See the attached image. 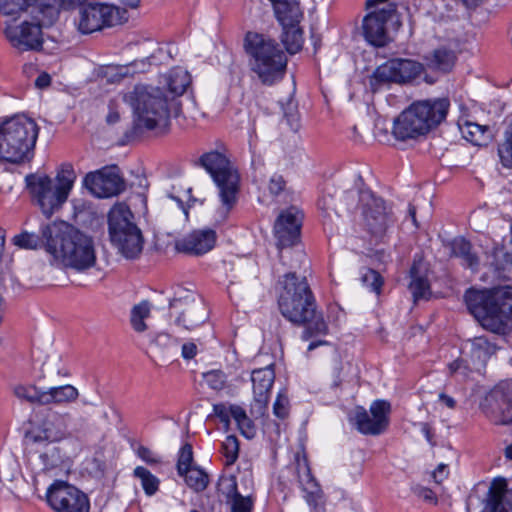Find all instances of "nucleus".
Listing matches in <instances>:
<instances>
[{
    "label": "nucleus",
    "mask_w": 512,
    "mask_h": 512,
    "mask_svg": "<svg viewBox=\"0 0 512 512\" xmlns=\"http://www.w3.org/2000/svg\"><path fill=\"white\" fill-rule=\"evenodd\" d=\"M16 397L31 404L45 405V390L34 385H19L14 389Z\"/></svg>",
    "instance_id": "39"
},
{
    "label": "nucleus",
    "mask_w": 512,
    "mask_h": 512,
    "mask_svg": "<svg viewBox=\"0 0 512 512\" xmlns=\"http://www.w3.org/2000/svg\"><path fill=\"white\" fill-rule=\"evenodd\" d=\"M27 186L34 200H36L42 213L50 218L55 210L59 209L67 200L65 195L48 176L30 175L26 178Z\"/></svg>",
    "instance_id": "16"
},
{
    "label": "nucleus",
    "mask_w": 512,
    "mask_h": 512,
    "mask_svg": "<svg viewBox=\"0 0 512 512\" xmlns=\"http://www.w3.org/2000/svg\"><path fill=\"white\" fill-rule=\"evenodd\" d=\"M272 5L275 16L282 27L299 24L303 18L299 0H278Z\"/></svg>",
    "instance_id": "25"
},
{
    "label": "nucleus",
    "mask_w": 512,
    "mask_h": 512,
    "mask_svg": "<svg viewBox=\"0 0 512 512\" xmlns=\"http://www.w3.org/2000/svg\"><path fill=\"white\" fill-rule=\"evenodd\" d=\"M197 354V346L193 342H187L182 345L181 355L184 359H193Z\"/></svg>",
    "instance_id": "56"
},
{
    "label": "nucleus",
    "mask_w": 512,
    "mask_h": 512,
    "mask_svg": "<svg viewBox=\"0 0 512 512\" xmlns=\"http://www.w3.org/2000/svg\"><path fill=\"white\" fill-rule=\"evenodd\" d=\"M46 240V251L56 264L73 268L77 271L87 270L95 265L96 255L90 237L66 222H53L42 228Z\"/></svg>",
    "instance_id": "3"
},
{
    "label": "nucleus",
    "mask_w": 512,
    "mask_h": 512,
    "mask_svg": "<svg viewBox=\"0 0 512 512\" xmlns=\"http://www.w3.org/2000/svg\"><path fill=\"white\" fill-rule=\"evenodd\" d=\"M193 450L192 446L188 443L184 444L178 454L177 472L183 474L188 469L193 468Z\"/></svg>",
    "instance_id": "48"
},
{
    "label": "nucleus",
    "mask_w": 512,
    "mask_h": 512,
    "mask_svg": "<svg viewBox=\"0 0 512 512\" xmlns=\"http://www.w3.org/2000/svg\"><path fill=\"white\" fill-rule=\"evenodd\" d=\"M479 512H512V503L504 499V490L492 486Z\"/></svg>",
    "instance_id": "30"
},
{
    "label": "nucleus",
    "mask_w": 512,
    "mask_h": 512,
    "mask_svg": "<svg viewBox=\"0 0 512 512\" xmlns=\"http://www.w3.org/2000/svg\"><path fill=\"white\" fill-rule=\"evenodd\" d=\"M71 416L68 413H51L44 422V432L51 441H61L71 435L69 426Z\"/></svg>",
    "instance_id": "23"
},
{
    "label": "nucleus",
    "mask_w": 512,
    "mask_h": 512,
    "mask_svg": "<svg viewBox=\"0 0 512 512\" xmlns=\"http://www.w3.org/2000/svg\"><path fill=\"white\" fill-rule=\"evenodd\" d=\"M87 0H44L39 3L41 12L48 14V22L53 23L59 16L61 9H71L74 7L80 10L81 5H85Z\"/></svg>",
    "instance_id": "31"
},
{
    "label": "nucleus",
    "mask_w": 512,
    "mask_h": 512,
    "mask_svg": "<svg viewBox=\"0 0 512 512\" xmlns=\"http://www.w3.org/2000/svg\"><path fill=\"white\" fill-rule=\"evenodd\" d=\"M498 156L503 167L512 169V121L504 132V140L498 146Z\"/></svg>",
    "instance_id": "42"
},
{
    "label": "nucleus",
    "mask_w": 512,
    "mask_h": 512,
    "mask_svg": "<svg viewBox=\"0 0 512 512\" xmlns=\"http://www.w3.org/2000/svg\"><path fill=\"white\" fill-rule=\"evenodd\" d=\"M361 280L364 286H366L371 292L379 295L383 286L382 276L373 269H365L361 275Z\"/></svg>",
    "instance_id": "46"
},
{
    "label": "nucleus",
    "mask_w": 512,
    "mask_h": 512,
    "mask_svg": "<svg viewBox=\"0 0 512 512\" xmlns=\"http://www.w3.org/2000/svg\"><path fill=\"white\" fill-rule=\"evenodd\" d=\"M243 50L250 72L261 84L272 86L284 78L288 58L276 39L264 33L248 31L243 39Z\"/></svg>",
    "instance_id": "4"
},
{
    "label": "nucleus",
    "mask_w": 512,
    "mask_h": 512,
    "mask_svg": "<svg viewBox=\"0 0 512 512\" xmlns=\"http://www.w3.org/2000/svg\"><path fill=\"white\" fill-rule=\"evenodd\" d=\"M132 218V212L125 203L115 204L108 214L110 240L126 258H135L143 248L142 233Z\"/></svg>",
    "instance_id": "9"
},
{
    "label": "nucleus",
    "mask_w": 512,
    "mask_h": 512,
    "mask_svg": "<svg viewBox=\"0 0 512 512\" xmlns=\"http://www.w3.org/2000/svg\"><path fill=\"white\" fill-rule=\"evenodd\" d=\"M133 476L140 481L144 493L147 496H153L158 492L160 480L147 468L143 466L135 467L133 470Z\"/></svg>",
    "instance_id": "34"
},
{
    "label": "nucleus",
    "mask_w": 512,
    "mask_h": 512,
    "mask_svg": "<svg viewBox=\"0 0 512 512\" xmlns=\"http://www.w3.org/2000/svg\"><path fill=\"white\" fill-rule=\"evenodd\" d=\"M125 10L103 3L90 2L80 6L78 17L75 19L78 30L83 34L99 31L127 21Z\"/></svg>",
    "instance_id": "12"
},
{
    "label": "nucleus",
    "mask_w": 512,
    "mask_h": 512,
    "mask_svg": "<svg viewBox=\"0 0 512 512\" xmlns=\"http://www.w3.org/2000/svg\"><path fill=\"white\" fill-rule=\"evenodd\" d=\"M420 426H421V432L424 435V437L426 438V440L430 444H433L434 433H433L431 426L428 423H421Z\"/></svg>",
    "instance_id": "59"
},
{
    "label": "nucleus",
    "mask_w": 512,
    "mask_h": 512,
    "mask_svg": "<svg viewBox=\"0 0 512 512\" xmlns=\"http://www.w3.org/2000/svg\"><path fill=\"white\" fill-rule=\"evenodd\" d=\"M468 9H475L480 6L484 0H460Z\"/></svg>",
    "instance_id": "63"
},
{
    "label": "nucleus",
    "mask_w": 512,
    "mask_h": 512,
    "mask_svg": "<svg viewBox=\"0 0 512 512\" xmlns=\"http://www.w3.org/2000/svg\"><path fill=\"white\" fill-rule=\"evenodd\" d=\"M302 220L303 214L296 207H290L279 214L273 229L279 250L293 247L300 242Z\"/></svg>",
    "instance_id": "20"
},
{
    "label": "nucleus",
    "mask_w": 512,
    "mask_h": 512,
    "mask_svg": "<svg viewBox=\"0 0 512 512\" xmlns=\"http://www.w3.org/2000/svg\"><path fill=\"white\" fill-rule=\"evenodd\" d=\"M470 313L485 328L500 331L512 321V287L478 290L471 288L464 296Z\"/></svg>",
    "instance_id": "5"
},
{
    "label": "nucleus",
    "mask_w": 512,
    "mask_h": 512,
    "mask_svg": "<svg viewBox=\"0 0 512 512\" xmlns=\"http://www.w3.org/2000/svg\"><path fill=\"white\" fill-rule=\"evenodd\" d=\"M358 197V205L361 209L364 226L374 236H382L394 223L391 207L386 202L374 195L369 189L349 190L347 199Z\"/></svg>",
    "instance_id": "10"
},
{
    "label": "nucleus",
    "mask_w": 512,
    "mask_h": 512,
    "mask_svg": "<svg viewBox=\"0 0 512 512\" xmlns=\"http://www.w3.org/2000/svg\"><path fill=\"white\" fill-rule=\"evenodd\" d=\"M108 110L106 122L110 125L117 123L120 120L119 102L117 99L109 101Z\"/></svg>",
    "instance_id": "53"
},
{
    "label": "nucleus",
    "mask_w": 512,
    "mask_h": 512,
    "mask_svg": "<svg viewBox=\"0 0 512 512\" xmlns=\"http://www.w3.org/2000/svg\"><path fill=\"white\" fill-rule=\"evenodd\" d=\"M50 84H51V76L46 72H42L41 74H39L35 80V86L40 89L46 88Z\"/></svg>",
    "instance_id": "58"
},
{
    "label": "nucleus",
    "mask_w": 512,
    "mask_h": 512,
    "mask_svg": "<svg viewBox=\"0 0 512 512\" xmlns=\"http://www.w3.org/2000/svg\"><path fill=\"white\" fill-rule=\"evenodd\" d=\"M496 347L484 337H475L471 341L470 360L476 372L481 373Z\"/></svg>",
    "instance_id": "26"
},
{
    "label": "nucleus",
    "mask_w": 512,
    "mask_h": 512,
    "mask_svg": "<svg viewBox=\"0 0 512 512\" xmlns=\"http://www.w3.org/2000/svg\"><path fill=\"white\" fill-rule=\"evenodd\" d=\"M150 64L146 60L135 61L127 67L120 69V75L125 76L129 73L146 72Z\"/></svg>",
    "instance_id": "54"
},
{
    "label": "nucleus",
    "mask_w": 512,
    "mask_h": 512,
    "mask_svg": "<svg viewBox=\"0 0 512 512\" xmlns=\"http://www.w3.org/2000/svg\"><path fill=\"white\" fill-rule=\"evenodd\" d=\"M449 107L447 98L414 102L394 120V136L406 140L426 134L445 120Z\"/></svg>",
    "instance_id": "8"
},
{
    "label": "nucleus",
    "mask_w": 512,
    "mask_h": 512,
    "mask_svg": "<svg viewBox=\"0 0 512 512\" xmlns=\"http://www.w3.org/2000/svg\"><path fill=\"white\" fill-rule=\"evenodd\" d=\"M39 134L36 121L23 114L0 123V159L10 163L30 160Z\"/></svg>",
    "instance_id": "6"
},
{
    "label": "nucleus",
    "mask_w": 512,
    "mask_h": 512,
    "mask_svg": "<svg viewBox=\"0 0 512 512\" xmlns=\"http://www.w3.org/2000/svg\"><path fill=\"white\" fill-rule=\"evenodd\" d=\"M462 133L467 141L477 146L485 145L491 139L489 128L477 123H467Z\"/></svg>",
    "instance_id": "33"
},
{
    "label": "nucleus",
    "mask_w": 512,
    "mask_h": 512,
    "mask_svg": "<svg viewBox=\"0 0 512 512\" xmlns=\"http://www.w3.org/2000/svg\"><path fill=\"white\" fill-rule=\"evenodd\" d=\"M273 413L276 417L284 419L289 414V399L288 396L279 392L273 405Z\"/></svg>",
    "instance_id": "51"
},
{
    "label": "nucleus",
    "mask_w": 512,
    "mask_h": 512,
    "mask_svg": "<svg viewBox=\"0 0 512 512\" xmlns=\"http://www.w3.org/2000/svg\"><path fill=\"white\" fill-rule=\"evenodd\" d=\"M391 405L385 400L374 401L369 411L360 407L355 411L353 422L356 429L364 435H379L389 425Z\"/></svg>",
    "instance_id": "18"
},
{
    "label": "nucleus",
    "mask_w": 512,
    "mask_h": 512,
    "mask_svg": "<svg viewBox=\"0 0 512 512\" xmlns=\"http://www.w3.org/2000/svg\"><path fill=\"white\" fill-rule=\"evenodd\" d=\"M84 183L89 191L98 198L118 195L125 187L117 166H107L88 173L84 178Z\"/></svg>",
    "instance_id": "19"
},
{
    "label": "nucleus",
    "mask_w": 512,
    "mask_h": 512,
    "mask_svg": "<svg viewBox=\"0 0 512 512\" xmlns=\"http://www.w3.org/2000/svg\"><path fill=\"white\" fill-rule=\"evenodd\" d=\"M78 396H79L78 389L70 384L56 386V387H50L49 389L45 390L44 403H45V405L69 404V403L76 401Z\"/></svg>",
    "instance_id": "28"
},
{
    "label": "nucleus",
    "mask_w": 512,
    "mask_h": 512,
    "mask_svg": "<svg viewBox=\"0 0 512 512\" xmlns=\"http://www.w3.org/2000/svg\"><path fill=\"white\" fill-rule=\"evenodd\" d=\"M400 24L396 5L389 4L386 8L373 10L364 17L362 33L369 44L383 47L389 42V26L398 29Z\"/></svg>",
    "instance_id": "14"
},
{
    "label": "nucleus",
    "mask_w": 512,
    "mask_h": 512,
    "mask_svg": "<svg viewBox=\"0 0 512 512\" xmlns=\"http://www.w3.org/2000/svg\"><path fill=\"white\" fill-rule=\"evenodd\" d=\"M274 380L275 372L273 369V364H269L264 368H259L252 371L251 381L254 401L259 406V409L266 408Z\"/></svg>",
    "instance_id": "22"
},
{
    "label": "nucleus",
    "mask_w": 512,
    "mask_h": 512,
    "mask_svg": "<svg viewBox=\"0 0 512 512\" xmlns=\"http://www.w3.org/2000/svg\"><path fill=\"white\" fill-rule=\"evenodd\" d=\"M136 455L150 466H155L162 463L161 457L146 446L140 445L136 449Z\"/></svg>",
    "instance_id": "52"
},
{
    "label": "nucleus",
    "mask_w": 512,
    "mask_h": 512,
    "mask_svg": "<svg viewBox=\"0 0 512 512\" xmlns=\"http://www.w3.org/2000/svg\"><path fill=\"white\" fill-rule=\"evenodd\" d=\"M238 407L237 405L227 406L223 403H218L213 405V414L219 418L220 422L223 424L225 430L229 429L230 426V417L233 418V409Z\"/></svg>",
    "instance_id": "50"
},
{
    "label": "nucleus",
    "mask_w": 512,
    "mask_h": 512,
    "mask_svg": "<svg viewBox=\"0 0 512 512\" xmlns=\"http://www.w3.org/2000/svg\"><path fill=\"white\" fill-rule=\"evenodd\" d=\"M216 241L217 234L213 229H197L177 241L176 248L180 252L198 256L211 251Z\"/></svg>",
    "instance_id": "21"
},
{
    "label": "nucleus",
    "mask_w": 512,
    "mask_h": 512,
    "mask_svg": "<svg viewBox=\"0 0 512 512\" xmlns=\"http://www.w3.org/2000/svg\"><path fill=\"white\" fill-rule=\"evenodd\" d=\"M424 72V65L412 59L394 58L379 65L369 78L373 92L379 91L383 86L395 84H408L417 79Z\"/></svg>",
    "instance_id": "11"
},
{
    "label": "nucleus",
    "mask_w": 512,
    "mask_h": 512,
    "mask_svg": "<svg viewBox=\"0 0 512 512\" xmlns=\"http://www.w3.org/2000/svg\"><path fill=\"white\" fill-rule=\"evenodd\" d=\"M503 422L510 423L512 422V404H509L506 411L503 413Z\"/></svg>",
    "instance_id": "64"
},
{
    "label": "nucleus",
    "mask_w": 512,
    "mask_h": 512,
    "mask_svg": "<svg viewBox=\"0 0 512 512\" xmlns=\"http://www.w3.org/2000/svg\"><path fill=\"white\" fill-rule=\"evenodd\" d=\"M286 120H287V123L290 125V127L293 129V130H297L298 127H299V119H298V116L296 114H291L289 116H286Z\"/></svg>",
    "instance_id": "62"
},
{
    "label": "nucleus",
    "mask_w": 512,
    "mask_h": 512,
    "mask_svg": "<svg viewBox=\"0 0 512 512\" xmlns=\"http://www.w3.org/2000/svg\"><path fill=\"white\" fill-rule=\"evenodd\" d=\"M451 255L461 258L463 265L476 269L479 264L477 255L472 251V246L469 241L463 237H457L450 243Z\"/></svg>",
    "instance_id": "29"
},
{
    "label": "nucleus",
    "mask_w": 512,
    "mask_h": 512,
    "mask_svg": "<svg viewBox=\"0 0 512 512\" xmlns=\"http://www.w3.org/2000/svg\"><path fill=\"white\" fill-rule=\"evenodd\" d=\"M203 378L207 385L216 391L222 390L227 382V376L222 370H210L203 374Z\"/></svg>",
    "instance_id": "49"
},
{
    "label": "nucleus",
    "mask_w": 512,
    "mask_h": 512,
    "mask_svg": "<svg viewBox=\"0 0 512 512\" xmlns=\"http://www.w3.org/2000/svg\"><path fill=\"white\" fill-rule=\"evenodd\" d=\"M75 179H76V175H75L72 165L71 164H63V165H61V167L57 173L55 184L65 195L68 196L70 190L73 187Z\"/></svg>",
    "instance_id": "43"
},
{
    "label": "nucleus",
    "mask_w": 512,
    "mask_h": 512,
    "mask_svg": "<svg viewBox=\"0 0 512 512\" xmlns=\"http://www.w3.org/2000/svg\"><path fill=\"white\" fill-rule=\"evenodd\" d=\"M448 474L449 471L447 465L440 464L433 472V478L437 483H441L444 479L448 477Z\"/></svg>",
    "instance_id": "57"
},
{
    "label": "nucleus",
    "mask_w": 512,
    "mask_h": 512,
    "mask_svg": "<svg viewBox=\"0 0 512 512\" xmlns=\"http://www.w3.org/2000/svg\"><path fill=\"white\" fill-rule=\"evenodd\" d=\"M225 465H233L239 457V441L236 436L228 435L221 444Z\"/></svg>",
    "instance_id": "44"
},
{
    "label": "nucleus",
    "mask_w": 512,
    "mask_h": 512,
    "mask_svg": "<svg viewBox=\"0 0 512 512\" xmlns=\"http://www.w3.org/2000/svg\"><path fill=\"white\" fill-rule=\"evenodd\" d=\"M179 475L184 477L185 483L196 492L206 489L209 482L208 475L198 467L190 468Z\"/></svg>",
    "instance_id": "40"
},
{
    "label": "nucleus",
    "mask_w": 512,
    "mask_h": 512,
    "mask_svg": "<svg viewBox=\"0 0 512 512\" xmlns=\"http://www.w3.org/2000/svg\"><path fill=\"white\" fill-rule=\"evenodd\" d=\"M448 371L450 376L457 379L466 380L470 378L473 372H476L474 364H469L464 359H456L448 364Z\"/></svg>",
    "instance_id": "45"
},
{
    "label": "nucleus",
    "mask_w": 512,
    "mask_h": 512,
    "mask_svg": "<svg viewBox=\"0 0 512 512\" xmlns=\"http://www.w3.org/2000/svg\"><path fill=\"white\" fill-rule=\"evenodd\" d=\"M283 33L281 36V41L285 46L286 51L289 54H295L299 52L304 43L303 31L299 27V24L287 25L286 27H282Z\"/></svg>",
    "instance_id": "32"
},
{
    "label": "nucleus",
    "mask_w": 512,
    "mask_h": 512,
    "mask_svg": "<svg viewBox=\"0 0 512 512\" xmlns=\"http://www.w3.org/2000/svg\"><path fill=\"white\" fill-rule=\"evenodd\" d=\"M285 184L281 175H273L269 181L268 189L271 194L279 195L284 190Z\"/></svg>",
    "instance_id": "55"
},
{
    "label": "nucleus",
    "mask_w": 512,
    "mask_h": 512,
    "mask_svg": "<svg viewBox=\"0 0 512 512\" xmlns=\"http://www.w3.org/2000/svg\"><path fill=\"white\" fill-rule=\"evenodd\" d=\"M44 226L45 225H43L41 228ZM40 232H42V229H40ZM12 243L21 249L35 250L42 246L46 247V240L43 237V233H41V236H39L35 233H29L27 231L15 235L12 239Z\"/></svg>",
    "instance_id": "38"
},
{
    "label": "nucleus",
    "mask_w": 512,
    "mask_h": 512,
    "mask_svg": "<svg viewBox=\"0 0 512 512\" xmlns=\"http://www.w3.org/2000/svg\"><path fill=\"white\" fill-rule=\"evenodd\" d=\"M37 16L32 21H23L19 25L8 26L5 35L10 44L20 52H38L43 48L44 37L42 28L52 23L48 22V14L41 12L39 6Z\"/></svg>",
    "instance_id": "13"
},
{
    "label": "nucleus",
    "mask_w": 512,
    "mask_h": 512,
    "mask_svg": "<svg viewBox=\"0 0 512 512\" xmlns=\"http://www.w3.org/2000/svg\"><path fill=\"white\" fill-rule=\"evenodd\" d=\"M253 508L254 498L252 496H243L235 491L230 500V512H252Z\"/></svg>",
    "instance_id": "47"
},
{
    "label": "nucleus",
    "mask_w": 512,
    "mask_h": 512,
    "mask_svg": "<svg viewBox=\"0 0 512 512\" xmlns=\"http://www.w3.org/2000/svg\"><path fill=\"white\" fill-rule=\"evenodd\" d=\"M151 308L148 301H142L139 304L133 306L130 314V323L132 328L142 333L147 329L145 320L150 317Z\"/></svg>",
    "instance_id": "36"
},
{
    "label": "nucleus",
    "mask_w": 512,
    "mask_h": 512,
    "mask_svg": "<svg viewBox=\"0 0 512 512\" xmlns=\"http://www.w3.org/2000/svg\"><path fill=\"white\" fill-rule=\"evenodd\" d=\"M198 300H201L195 291L189 290L183 287H178L174 293L173 299L170 300V309L175 313L181 311V309L191 307Z\"/></svg>",
    "instance_id": "35"
},
{
    "label": "nucleus",
    "mask_w": 512,
    "mask_h": 512,
    "mask_svg": "<svg viewBox=\"0 0 512 512\" xmlns=\"http://www.w3.org/2000/svg\"><path fill=\"white\" fill-rule=\"evenodd\" d=\"M299 484L304 499L313 512H321L324 508V493L313 477L308 460L305 455L297 454L295 462L288 468Z\"/></svg>",
    "instance_id": "17"
},
{
    "label": "nucleus",
    "mask_w": 512,
    "mask_h": 512,
    "mask_svg": "<svg viewBox=\"0 0 512 512\" xmlns=\"http://www.w3.org/2000/svg\"><path fill=\"white\" fill-rule=\"evenodd\" d=\"M410 274L411 282L409 285V290L412 293L414 301L416 302L420 299H427L430 295V285L428 279L424 276L418 275L415 266L411 268Z\"/></svg>",
    "instance_id": "37"
},
{
    "label": "nucleus",
    "mask_w": 512,
    "mask_h": 512,
    "mask_svg": "<svg viewBox=\"0 0 512 512\" xmlns=\"http://www.w3.org/2000/svg\"><path fill=\"white\" fill-rule=\"evenodd\" d=\"M47 504L55 512H89L86 494L63 481L53 482L45 495Z\"/></svg>",
    "instance_id": "15"
},
{
    "label": "nucleus",
    "mask_w": 512,
    "mask_h": 512,
    "mask_svg": "<svg viewBox=\"0 0 512 512\" xmlns=\"http://www.w3.org/2000/svg\"><path fill=\"white\" fill-rule=\"evenodd\" d=\"M233 419L237 423L238 429L244 437L247 439L254 438L256 435V427L242 407H235L233 409Z\"/></svg>",
    "instance_id": "41"
},
{
    "label": "nucleus",
    "mask_w": 512,
    "mask_h": 512,
    "mask_svg": "<svg viewBox=\"0 0 512 512\" xmlns=\"http://www.w3.org/2000/svg\"><path fill=\"white\" fill-rule=\"evenodd\" d=\"M176 314L177 317L175 319V323L188 330L198 327L208 318L203 300H198L191 307L181 309V311Z\"/></svg>",
    "instance_id": "24"
},
{
    "label": "nucleus",
    "mask_w": 512,
    "mask_h": 512,
    "mask_svg": "<svg viewBox=\"0 0 512 512\" xmlns=\"http://www.w3.org/2000/svg\"><path fill=\"white\" fill-rule=\"evenodd\" d=\"M200 165L212 177L218 188L220 206L216 210V220L224 222L238 202L240 175L224 152L218 150L204 153Z\"/></svg>",
    "instance_id": "7"
},
{
    "label": "nucleus",
    "mask_w": 512,
    "mask_h": 512,
    "mask_svg": "<svg viewBox=\"0 0 512 512\" xmlns=\"http://www.w3.org/2000/svg\"><path fill=\"white\" fill-rule=\"evenodd\" d=\"M456 58V54L452 49L440 47L427 55L425 61L429 69L447 73L454 67Z\"/></svg>",
    "instance_id": "27"
},
{
    "label": "nucleus",
    "mask_w": 512,
    "mask_h": 512,
    "mask_svg": "<svg viewBox=\"0 0 512 512\" xmlns=\"http://www.w3.org/2000/svg\"><path fill=\"white\" fill-rule=\"evenodd\" d=\"M162 87L137 84L122 96L134 111V125L139 131L165 130L171 115L181 112V97L191 83L190 74L183 68L171 69L163 77Z\"/></svg>",
    "instance_id": "1"
},
{
    "label": "nucleus",
    "mask_w": 512,
    "mask_h": 512,
    "mask_svg": "<svg viewBox=\"0 0 512 512\" xmlns=\"http://www.w3.org/2000/svg\"><path fill=\"white\" fill-rule=\"evenodd\" d=\"M440 401H442L447 407L453 409L456 405V401L449 395L441 393L439 395Z\"/></svg>",
    "instance_id": "61"
},
{
    "label": "nucleus",
    "mask_w": 512,
    "mask_h": 512,
    "mask_svg": "<svg viewBox=\"0 0 512 512\" xmlns=\"http://www.w3.org/2000/svg\"><path fill=\"white\" fill-rule=\"evenodd\" d=\"M281 314L290 322L304 325L302 340L326 335L328 326L320 312L316 309V301L305 277L295 273L284 276L283 289L278 298Z\"/></svg>",
    "instance_id": "2"
},
{
    "label": "nucleus",
    "mask_w": 512,
    "mask_h": 512,
    "mask_svg": "<svg viewBox=\"0 0 512 512\" xmlns=\"http://www.w3.org/2000/svg\"><path fill=\"white\" fill-rule=\"evenodd\" d=\"M389 0H367L366 1V7L367 9H372V8H375L376 9H379L378 6L379 5H383L382 8H386L387 5H389Z\"/></svg>",
    "instance_id": "60"
}]
</instances>
